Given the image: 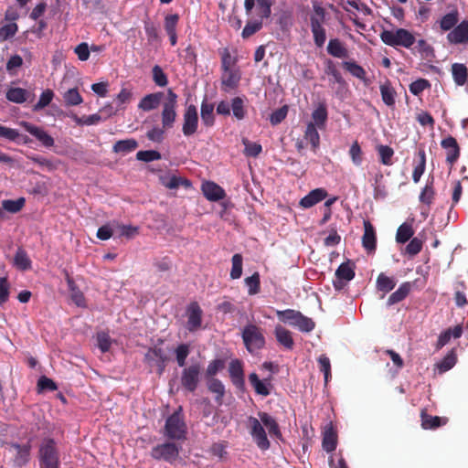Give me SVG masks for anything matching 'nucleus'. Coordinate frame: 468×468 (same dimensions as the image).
<instances>
[{"label":"nucleus","instance_id":"nucleus-1","mask_svg":"<svg viewBox=\"0 0 468 468\" xmlns=\"http://www.w3.org/2000/svg\"><path fill=\"white\" fill-rule=\"evenodd\" d=\"M37 459L39 468H60V452L55 439L45 437L40 441Z\"/></svg>","mask_w":468,"mask_h":468},{"label":"nucleus","instance_id":"nucleus-2","mask_svg":"<svg viewBox=\"0 0 468 468\" xmlns=\"http://www.w3.org/2000/svg\"><path fill=\"white\" fill-rule=\"evenodd\" d=\"M187 427L181 408L171 414L165 420L164 436L172 441H185Z\"/></svg>","mask_w":468,"mask_h":468},{"label":"nucleus","instance_id":"nucleus-3","mask_svg":"<svg viewBox=\"0 0 468 468\" xmlns=\"http://www.w3.org/2000/svg\"><path fill=\"white\" fill-rule=\"evenodd\" d=\"M201 373L202 366L199 362L184 367L180 376L181 387L187 392H195L200 383Z\"/></svg>","mask_w":468,"mask_h":468},{"label":"nucleus","instance_id":"nucleus-4","mask_svg":"<svg viewBox=\"0 0 468 468\" xmlns=\"http://www.w3.org/2000/svg\"><path fill=\"white\" fill-rule=\"evenodd\" d=\"M242 340L250 354L262 349L265 346V337L261 328L252 324H247L243 328Z\"/></svg>","mask_w":468,"mask_h":468},{"label":"nucleus","instance_id":"nucleus-5","mask_svg":"<svg viewBox=\"0 0 468 468\" xmlns=\"http://www.w3.org/2000/svg\"><path fill=\"white\" fill-rule=\"evenodd\" d=\"M1 445L6 446L8 451L12 452V463L14 467L21 468L30 462L32 449L30 441H27L25 444H19L14 441H3Z\"/></svg>","mask_w":468,"mask_h":468},{"label":"nucleus","instance_id":"nucleus-6","mask_svg":"<svg viewBox=\"0 0 468 468\" xmlns=\"http://www.w3.org/2000/svg\"><path fill=\"white\" fill-rule=\"evenodd\" d=\"M381 40L388 46L410 48L415 43V37L407 29L399 28L396 31L384 30L380 34Z\"/></svg>","mask_w":468,"mask_h":468},{"label":"nucleus","instance_id":"nucleus-7","mask_svg":"<svg viewBox=\"0 0 468 468\" xmlns=\"http://www.w3.org/2000/svg\"><path fill=\"white\" fill-rule=\"evenodd\" d=\"M177 98L178 96L172 89L167 90L166 100L163 103V110L161 113L162 125L164 129H170L174 126L176 119Z\"/></svg>","mask_w":468,"mask_h":468},{"label":"nucleus","instance_id":"nucleus-8","mask_svg":"<svg viewBox=\"0 0 468 468\" xmlns=\"http://www.w3.org/2000/svg\"><path fill=\"white\" fill-rule=\"evenodd\" d=\"M180 447L175 442L166 441L154 446L150 452L153 459L164 460L169 463H174L179 457Z\"/></svg>","mask_w":468,"mask_h":468},{"label":"nucleus","instance_id":"nucleus-9","mask_svg":"<svg viewBox=\"0 0 468 468\" xmlns=\"http://www.w3.org/2000/svg\"><path fill=\"white\" fill-rule=\"evenodd\" d=\"M250 433L256 445L262 451L270 448L271 443L268 440L267 433L263 428V424L260 419L250 416L248 418Z\"/></svg>","mask_w":468,"mask_h":468},{"label":"nucleus","instance_id":"nucleus-10","mask_svg":"<svg viewBox=\"0 0 468 468\" xmlns=\"http://www.w3.org/2000/svg\"><path fill=\"white\" fill-rule=\"evenodd\" d=\"M316 16H312L310 18L311 21V30L314 36V44L321 48L324 46L326 40L325 29L323 27V23L324 20V12L321 7L315 8Z\"/></svg>","mask_w":468,"mask_h":468},{"label":"nucleus","instance_id":"nucleus-11","mask_svg":"<svg viewBox=\"0 0 468 468\" xmlns=\"http://www.w3.org/2000/svg\"><path fill=\"white\" fill-rule=\"evenodd\" d=\"M183 119L184 122L182 132L184 135H193L197 131L198 127V113L197 107L193 104L186 106L183 115Z\"/></svg>","mask_w":468,"mask_h":468},{"label":"nucleus","instance_id":"nucleus-12","mask_svg":"<svg viewBox=\"0 0 468 468\" xmlns=\"http://www.w3.org/2000/svg\"><path fill=\"white\" fill-rule=\"evenodd\" d=\"M336 280L334 281V287L336 291L342 290L346 282L354 279L355 271L350 261L341 263L335 271Z\"/></svg>","mask_w":468,"mask_h":468},{"label":"nucleus","instance_id":"nucleus-13","mask_svg":"<svg viewBox=\"0 0 468 468\" xmlns=\"http://www.w3.org/2000/svg\"><path fill=\"white\" fill-rule=\"evenodd\" d=\"M186 328L189 332H195L201 327L203 311L198 303L192 302L186 308Z\"/></svg>","mask_w":468,"mask_h":468},{"label":"nucleus","instance_id":"nucleus-14","mask_svg":"<svg viewBox=\"0 0 468 468\" xmlns=\"http://www.w3.org/2000/svg\"><path fill=\"white\" fill-rule=\"evenodd\" d=\"M229 375L231 383L239 389L245 388L243 363L239 359H233L229 365Z\"/></svg>","mask_w":468,"mask_h":468},{"label":"nucleus","instance_id":"nucleus-15","mask_svg":"<svg viewBox=\"0 0 468 468\" xmlns=\"http://www.w3.org/2000/svg\"><path fill=\"white\" fill-rule=\"evenodd\" d=\"M362 246L367 253H373L377 248L376 231L369 220H364V234L362 236Z\"/></svg>","mask_w":468,"mask_h":468},{"label":"nucleus","instance_id":"nucleus-16","mask_svg":"<svg viewBox=\"0 0 468 468\" xmlns=\"http://www.w3.org/2000/svg\"><path fill=\"white\" fill-rule=\"evenodd\" d=\"M451 44H463L468 42V20L462 21L447 35Z\"/></svg>","mask_w":468,"mask_h":468},{"label":"nucleus","instance_id":"nucleus-17","mask_svg":"<svg viewBox=\"0 0 468 468\" xmlns=\"http://www.w3.org/2000/svg\"><path fill=\"white\" fill-rule=\"evenodd\" d=\"M204 197L209 201H219L226 197L225 190L212 181H207L201 186Z\"/></svg>","mask_w":468,"mask_h":468},{"label":"nucleus","instance_id":"nucleus-18","mask_svg":"<svg viewBox=\"0 0 468 468\" xmlns=\"http://www.w3.org/2000/svg\"><path fill=\"white\" fill-rule=\"evenodd\" d=\"M441 145L447 151L446 162L453 165L460 156V147L455 138L449 135L441 142Z\"/></svg>","mask_w":468,"mask_h":468},{"label":"nucleus","instance_id":"nucleus-19","mask_svg":"<svg viewBox=\"0 0 468 468\" xmlns=\"http://www.w3.org/2000/svg\"><path fill=\"white\" fill-rule=\"evenodd\" d=\"M22 126L27 133L36 137L44 146L51 147L54 145V139L42 128L27 122H22Z\"/></svg>","mask_w":468,"mask_h":468},{"label":"nucleus","instance_id":"nucleus-20","mask_svg":"<svg viewBox=\"0 0 468 468\" xmlns=\"http://www.w3.org/2000/svg\"><path fill=\"white\" fill-rule=\"evenodd\" d=\"M258 417L262 422L263 426L266 427L268 432L271 438L281 440L282 438V431L277 420L271 416L269 413L264 411H259Z\"/></svg>","mask_w":468,"mask_h":468},{"label":"nucleus","instance_id":"nucleus-21","mask_svg":"<svg viewBox=\"0 0 468 468\" xmlns=\"http://www.w3.org/2000/svg\"><path fill=\"white\" fill-rule=\"evenodd\" d=\"M327 197V191L324 188H315L310 191L305 197L300 200V206L309 208L321 202Z\"/></svg>","mask_w":468,"mask_h":468},{"label":"nucleus","instance_id":"nucleus-22","mask_svg":"<svg viewBox=\"0 0 468 468\" xmlns=\"http://www.w3.org/2000/svg\"><path fill=\"white\" fill-rule=\"evenodd\" d=\"M322 445L327 452H334L337 446V433L332 423L328 424L323 432Z\"/></svg>","mask_w":468,"mask_h":468},{"label":"nucleus","instance_id":"nucleus-23","mask_svg":"<svg viewBox=\"0 0 468 468\" xmlns=\"http://www.w3.org/2000/svg\"><path fill=\"white\" fill-rule=\"evenodd\" d=\"M421 427L424 430H434L447 423L448 419L444 417L431 416L426 410L420 412Z\"/></svg>","mask_w":468,"mask_h":468},{"label":"nucleus","instance_id":"nucleus-24","mask_svg":"<svg viewBox=\"0 0 468 468\" xmlns=\"http://www.w3.org/2000/svg\"><path fill=\"white\" fill-rule=\"evenodd\" d=\"M274 335L277 342L285 349L292 350L293 348L294 341L291 331L278 324L274 328Z\"/></svg>","mask_w":468,"mask_h":468},{"label":"nucleus","instance_id":"nucleus-25","mask_svg":"<svg viewBox=\"0 0 468 468\" xmlns=\"http://www.w3.org/2000/svg\"><path fill=\"white\" fill-rule=\"evenodd\" d=\"M342 67L348 71L353 77L359 79L363 83L367 86L370 84V80L367 78V72L364 68L355 61H343Z\"/></svg>","mask_w":468,"mask_h":468},{"label":"nucleus","instance_id":"nucleus-26","mask_svg":"<svg viewBox=\"0 0 468 468\" xmlns=\"http://www.w3.org/2000/svg\"><path fill=\"white\" fill-rule=\"evenodd\" d=\"M164 93L161 91L150 93L145 95L139 102L138 108L144 111L150 112L156 109L163 98Z\"/></svg>","mask_w":468,"mask_h":468},{"label":"nucleus","instance_id":"nucleus-27","mask_svg":"<svg viewBox=\"0 0 468 468\" xmlns=\"http://www.w3.org/2000/svg\"><path fill=\"white\" fill-rule=\"evenodd\" d=\"M328 119V112L324 102H321L312 112L313 124H315L320 130L325 128Z\"/></svg>","mask_w":468,"mask_h":468},{"label":"nucleus","instance_id":"nucleus-28","mask_svg":"<svg viewBox=\"0 0 468 468\" xmlns=\"http://www.w3.org/2000/svg\"><path fill=\"white\" fill-rule=\"evenodd\" d=\"M411 287L412 285L410 282H402L399 287L389 295L387 304L391 306L403 301L410 294Z\"/></svg>","mask_w":468,"mask_h":468},{"label":"nucleus","instance_id":"nucleus-29","mask_svg":"<svg viewBox=\"0 0 468 468\" xmlns=\"http://www.w3.org/2000/svg\"><path fill=\"white\" fill-rule=\"evenodd\" d=\"M221 83L223 86L233 90L238 87L240 80V74L238 69H222Z\"/></svg>","mask_w":468,"mask_h":468},{"label":"nucleus","instance_id":"nucleus-30","mask_svg":"<svg viewBox=\"0 0 468 468\" xmlns=\"http://www.w3.org/2000/svg\"><path fill=\"white\" fill-rule=\"evenodd\" d=\"M207 389L216 394L215 400L219 405L222 404L223 398L225 396V387L221 380L218 378H206Z\"/></svg>","mask_w":468,"mask_h":468},{"label":"nucleus","instance_id":"nucleus-31","mask_svg":"<svg viewBox=\"0 0 468 468\" xmlns=\"http://www.w3.org/2000/svg\"><path fill=\"white\" fill-rule=\"evenodd\" d=\"M138 142L133 138L117 141L112 146V152L116 154H128L138 147Z\"/></svg>","mask_w":468,"mask_h":468},{"label":"nucleus","instance_id":"nucleus-32","mask_svg":"<svg viewBox=\"0 0 468 468\" xmlns=\"http://www.w3.org/2000/svg\"><path fill=\"white\" fill-rule=\"evenodd\" d=\"M452 74L456 85L463 86L465 84L466 81L468 82V69L464 64H452Z\"/></svg>","mask_w":468,"mask_h":468},{"label":"nucleus","instance_id":"nucleus-33","mask_svg":"<svg viewBox=\"0 0 468 468\" xmlns=\"http://www.w3.org/2000/svg\"><path fill=\"white\" fill-rule=\"evenodd\" d=\"M379 89L383 102L388 107H393L396 102L397 93L390 82L388 80L386 81L384 84L380 85Z\"/></svg>","mask_w":468,"mask_h":468},{"label":"nucleus","instance_id":"nucleus-34","mask_svg":"<svg viewBox=\"0 0 468 468\" xmlns=\"http://www.w3.org/2000/svg\"><path fill=\"white\" fill-rule=\"evenodd\" d=\"M459 21V12L453 9L450 13L444 15L440 20V27L442 31L452 30Z\"/></svg>","mask_w":468,"mask_h":468},{"label":"nucleus","instance_id":"nucleus-35","mask_svg":"<svg viewBox=\"0 0 468 468\" xmlns=\"http://www.w3.org/2000/svg\"><path fill=\"white\" fill-rule=\"evenodd\" d=\"M6 99L14 103H24L29 97V92L22 88H10L5 94Z\"/></svg>","mask_w":468,"mask_h":468},{"label":"nucleus","instance_id":"nucleus-36","mask_svg":"<svg viewBox=\"0 0 468 468\" xmlns=\"http://www.w3.org/2000/svg\"><path fill=\"white\" fill-rule=\"evenodd\" d=\"M396 286V281L393 277H388L381 272L377 278V289L383 292L382 297L391 292Z\"/></svg>","mask_w":468,"mask_h":468},{"label":"nucleus","instance_id":"nucleus-37","mask_svg":"<svg viewBox=\"0 0 468 468\" xmlns=\"http://www.w3.org/2000/svg\"><path fill=\"white\" fill-rule=\"evenodd\" d=\"M413 235L414 229L412 225L408 222H404L397 229L396 241L398 243L404 244L412 239Z\"/></svg>","mask_w":468,"mask_h":468},{"label":"nucleus","instance_id":"nucleus-38","mask_svg":"<svg viewBox=\"0 0 468 468\" xmlns=\"http://www.w3.org/2000/svg\"><path fill=\"white\" fill-rule=\"evenodd\" d=\"M327 52L338 58H344L348 56L347 49L343 46L339 39H331L327 46Z\"/></svg>","mask_w":468,"mask_h":468},{"label":"nucleus","instance_id":"nucleus-39","mask_svg":"<svg viewBox=\"0 0 468 468\" xmlns=\"http://www.w3.org/2000/svg\"><path fill=\"white\" fill-rule=\"evenodd\" d=\"M317 129L319 128L315 126V124L309 122L304 132V138L310 142L314 152H315L320 145V135Z\"/></svg>","mask_w":468,"mask_h":468},{"label":"nucleus","instance_id":"nucleus-40","mask_svg":"<svg viewBox=\"0 0 468 468\" xmlns=\"http://www.w3.org/2000/svg\"><path fill=\"white\" fill-rule=\"evenodd\" d=\"M300 314H301V312L293 310V309H286L283 311L277 310L276 311V315L281 322H282L284 324H288L292 326L295 325L296 321L299 318Z\"/></svg>","mask_w":468,"mask_h":468},{"label":"nucleus","instance_id":"nucleus-41","mask_svg":"<svg viewBox=\"0 0 468 468\" xmlns=\"http://www.w3.org/2000/svg\"><path fill=\"white\" fill-rule=\"evenodd\" d=\"M31 260L29 259L27 251L19 248L14 258V264L16 267L21 271H27L31 268Z\"/></svg>","mask_w":468,"mask_h":468},{"label":"nucleus","instance_id":"nucleus-42","mask_svg":"<svg viewBox=\"0 0 468 468\" xmlns=\"http://www.w3.org/2000/svg\"><path fill=\"white\" fill-rule=\"evenodd\" d=\"M324 72L332 77V80H330L331 82L337 83L340 86H346V80L332 60H327Z\"/></svg>","mask_w":468,"mask_h":468},{"label":"nucleus","instance_id":"nucleus-43","mask_svg":"<svg viewBox=\"0 0 468 468\" xmlns=\"http://www.w3.org/2000/svg\"><path fill=\"white\" fill-rule=\"evenodd\" d=\"M228 441H220L218 442H214L208 452L211 455L217 457L219 461H225L228 459Z\"/></svg>","mask_w":468,"mask_h":468},{"label":"nucleus","instance_id":"nucleus-44","mask_svg":"<svg viewBox=\"0 0 468 468\" xmlns=\"http://www.w3.org/2000/svg\"><path fill=\"white\" fill-rule=\"evenodd\" d=\"M214 112V105L212 103H207L206 101H204L201 104V120L202 122L207 126L210 127L214 124L215 117L213 114Z\"/></svg>","mask_w":468,"mask_h":468},{"label":"nucleus","instance_id":"nucleus-45","mask_svg":"<svg viewBox=\"0 0 468 468\" xmlns=\"http://www.w3.org/2000/svg\"><path fill=\"white\" fill-rule=\"evenodd\" d=\"M457 356L454 349H452L438 364L437 367L441 373H444L454 367Z\"/></svg>","mask_w":468,"mask_h":468},{"label":"nucleus","instance_id":"nucleus-46","mask_svg":"<svg viewBox=\"0 0 468 468\" xmlns=\"http://www.w3.org/2000/svg\"><path fill=\"white\" fill-rule=\"evenodd\" d=\"M63 100L67 106H77L83 102V99L77 88H72L65 91Z\"/></svg>","mask_w":468,"mask_h":468},{"label":"nucleus","instance_id":"nucleus-47","mask_svg":"<svg viewBox=\"0 0 468 468\" xmlns=\"http://www.w3.org/2000/svg\"><path fill=\"white\" fill-rule=\"evenodd\" d=\"M249 380L251 386L254 388L255 392L259 395L267 397L270 395V389L266 384L261 380L256 373H251L249 376Z\"/></svg>","mask_w":468,"mask_h":468},{"label":"nucleus","instance_id":"nucleus-48","mask_svg":"<svg viewBox=\"0 0 468 468\" xmlns=\"http://www.w3.org/2000/svg\"><path fill=\"white\" fill-rule=\"evenodd\" d=\"M69 116L76 122V124L80 126L97 124L101 121V116L98 113L79 117L77 114L71 112Z\"/></svg>","mask_w":468,"mask_h":468},{"label":"nucleus","instance_id":"nucleus-49","mask_svg":"<svg viewBox=\"0 0 468 468\" xmlns=\"http://www.w3.org/2000/svg\"><path fill=\"white\" fill-rule=\"evenodd\" d=\"M232 267L229 276L232 280L239 279L242 275L243 257L239 253H236L231 259Z\"/></svg>","mask_w":468,"mask_h":468},{"label":"nucleus","instance_id":"nucleus-50","mask_svg":"<svg viewBox=\"0 0 468 468\" xmlns=\"http://www.w3.org/2000/svg\"><path fill=\"white\" fill-rule=\"evenodd\" d=\"M420 162L419 164L414 167L413 173H412V179L414 183H418L421 177V176L424 174L425 166H426V154L423 149L419 150L418 153Z\"/></svg>","mask_w":468,"mask_h":468},{"label":"nucleus","instance_id":"nucleus-51","mask_svg":"<svg viewBox=\"0 0 468 468\" xmlns=\"http://www.w3.org/2000/svg\"><path fill=\"white\" fill-rule=\"evenodd\" d=\"M225 367L224 359H214L210 361L206 368V378H215V376Z\"/></svg>","mask_w":468,"mask_h":468},{"label":"nucleus","instance_id":"nucleus-52","mask_svg":"<svg viewBox=\"0 0 468 468\" xmlns=\"http://www.w3.org/2000/svg\"><path fill=\"white\" fill-rule=\"evenodd\" d=\"M156 358L162 364H164L168 359L166 354L161 347L154 346V347L149 348L148 351L144 355V360L147 362H152Z\"/></svg>","mask_w":468,"mask_h":468},{"label":"nucleus","instance_id":"nucleus-53","mask_svg":"<svg viewBox=\"0 0 468 468\" xmlns=\"http://www.w3.org/2000/svg\"><path fill=\"white\" fill-rule=\"evenodd\" d=\"M245 284L248 286V292L250 295H254L260 292L261 279L259 272H254L251 276L245 278Z\"/></svg>","mask_w":468,"mask_h":468},{"label":"nucleus","instance_id":"nucleus-54","mask_svg":"<svg viewBox=\"0 0 468 468\" xmlns=\"http://www.w3.org/2000/svg\"><path fill=\"white\" fill-rule=\"evenodd\" d=\"M231 110L236 119L242 120L245 118L246 110L244 108V101L240 97H235L232 99Z\"/></svg>","mask_w":468,"mask_h":468},{"label":"nucleus","instance_id":"nucleus-55","mask_svg":"<svg viewBox=\"0 0 468 468\" xmlns=\"http://www.w3.org/2000/svg\"><path fill=\"white\" fill-rule=\"evenodd\" d=\"M378 153L380 157V162L384 165H391L392 163V157L394 155V150L388 146V145H379L377 148Z\"/></svg>","mask_w":468,"mask_h":468},{"label":"nucleus","instance_id":"nucleus-56","mask_svg":"<svg viewBox=\"0 0 468 468\" xmlns=\"http://www.w3.org/2000/svg\"><path fill=\"white\" fill-rule=\"evenodd\" d=\"M190 353L187 344H180L175 350L176 360L180 367H186V360Z\"/></svg>","mask_w":468,"mask_h":468},{"label":"nucleus","instance_id":"nucleus-57","mask_svg":"<svg viewBox=\"0 0 468 468\" xmlns=\"http://www.w3.org/2000/svg\"><path fill=\"white\" fill-rule=\"evenodd\" d=\"M435 197V191L432 186V181L431 183H427L424 188L421 190L420 195V201L428 207H430Z\"/></svg>","mask_w":468,"mask_h":468},{"label":"nucleus","instance_id":"nucleus-58","mask_svg":"<svg viewBox=\"0 0 468 468\" xmlns=\"http://www.w3.org/2000/svg\"><path fill=\"white\" fill-rule=\"evenodd\" d=\"M179 22L177 14H169L165 16L164 28L167 35L176 33V27Z\"/></svg>","mask_w":468,"mask_h":468},{"label":"nucleus","instance_id":"nucleus-59","mask_svg":"<svg viewBox=\"0 0 468 468\" xmlns=\"http://www.w3.org/2000/svg\"><path fill=\"white\" fill-rule=\"evenodd\" d=\"M25 205V198L20 197L16 200L6 199L2 202V207L5 210L11 213H17Z\"/></svg>","mask_w":468,"mask_h":468},{"label":"nucleus","instance_id":"nucleus-60","mask_svg":"<svg viewBox=\"0 0 468 468\" xmlns=\"http://www.w3.org/2000/svg\"><path fill=\"white\" fill-rule=\"evenodd\" d=\"M262 28V21L261 20H254V21H249L247 22L246 26L244 27L241 36L243 38H249L258 31H260Z\"/></svg>","mask_w":468,"mask_h":468},{"label":"nucleus","instance_id":"nucleus-61","mask_svg":"<svg viewBox=\"0 0 468 468\" xmlns=\"http://www.w3.org/2000/svg\"><path fill=\"white\" fill-rule=\"evenodd\" d=\"M152 73H153V80L157 86L165 87L167 85V83H168L167 76L164 72L163 69L160 66H158V65L154 66L153 69H152Z\"/></svg>","mask_w":468,"mask_h":468},{"label":"nucleus","instance_id":"nucleus-62","mask_svg":"<svg viewBox=\"0 0 468 468\" xmlns=\"http://www.w3.org/2000/svg\"><path fill=\"white\" fill-rule=\"evenodd\" d=\"M294 326L302 332L309 333L314 330L315 324L311 318L304 316L301 313Z\"/></svg>","mask_w":468,"mask_h":468},{"label":"nucleus","instance_id":"nucleus-63","mask_svg":"<svg viewBox=\"0 0 468 468\" xmlns=\"http://www.w3.org/2000/svg\"><path fill=\"white\" fill-rule=\"evenodd\" d=\"M161 157V154L155 150L139 151L136 154L137 160L146 163L160 160Z\"/></svg>","mask_w":468,"mask_h":468},{"label":"nucleus","instance_id":"nucleus-64","mask_svg":"<svg viewBox=\"0 0 468 468\" xmlns=\"http://www.w3.org/2000/svg\"><path fill=\"white\" fill-rule=\"evenodd\" d=\"M423 246V241L420 239L419 238H412L410 239V243L406 246L405 251L410 256L413 257L419 254Z\"/></svg>","mask_w":468,"mask_h":468}]
</instances>
